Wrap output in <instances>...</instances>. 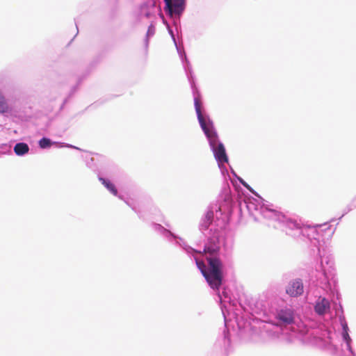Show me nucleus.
Returning <instances> with one entry per match:
<instances>
[{
    "label": "nucleus",
    "instance_id": "1",
    "mask_svg": "<svg viewBox=\"0 0 356 356\" xmlns=\"http://www.w3.org/2000/svg\"><path fill=\"white\" fill-rule=\"evenodd\" d=\"M206 258L209 264L208 268L202 261L196 260V264L211 288L218 290L222 281V261L218 257H206Z\"/></svg>",
    "mask_w": 356,
    "mask_h": 356
},
{
    "label": "nucleus",
    "instance_id": "2",
    "mask_svg": "<svg viewBox=\"0 0 356 356\" xmlns=\"http://www.w3.org/2000/svg\"><path fill=\"white\" fill-rule=\"evenodd\" d=\"M199 122L205 135L209 140L210 145H216L217 142H218V135L213 129L212 123L211 122H207L205 119L199 121Z\"/></svg>",
    "mask_w": 356,
    "mask_h": 356
},
{
    "label": "nucleus",
    "instance_id": "3",
    "mask_svg": "<svg viewBox=\"0 0 356 356\" xmlns=\"http://www.w3.org/2000/svg\"><path fill=\"white\" fill-rule=\"evenodd\" d=\"M304 292V285L301 280L291 281L286 287V293L291 297H298Z\"/></svg>",
    "mask_w": 356,
    "mask_h": 356
},
{
    "label": "nucleus",
    "instance_id": "4",
    "mask_svg": "<svg viewBox=\"0 0 356 356\" xmlns=\"http://www.w3.org/2000/svg\"><path fill=\"white\" fill-rule=\"evenodd\" d=\"M165 8L170 15H179L184 10L185 0H164Z\"/></svg>",
    "mask_w": 356,
    "mask_h": 356
},
{
    "label": "nucleus",
    "instance_id": "5",
    "mask_svg": "<svg viewBox=\"0 0 356 356\" xmlns=\"http://www.w3.org/2000/svg\"><path fill=\"white\" fill-rule=\"evenodd\" d=\"M216 159L220 163L228 162V157L227 156L225 148L222 143L217 142L216 145L211 146Z\"/></svg>",
    "mask_w": 356,
    "mask_h": 356
},
{
    "label": "nucleus",
    "instance_id": "6",
    "mask_svg": "<svg viewBox=\"0 0 356 356\" xmlns=\"http://www.w3.org/2000/svg\"><path fill=\"white\" fill-rule=\"evenodd\" d=\"M329 309V301L325 298L319 297L315 305V312H325Z\"/></svg>",
    "mask_w": 356,
    "mask_h": 356
},
{
    "label": "nucleus",
    "instance_id": "7",
    "mask_svg": "<svg viewBox=\"0 0 356 356\" xmlns=\"http://www.w3.org/2000/svg\"><path fill=\"white\" fill-rule=\"evenodd\" d=\"M29 147L26 143H17L14 147V152L18 156H22L28 153Z\"/></svg>",
    "mask_w": 356,
    "mask_h": 356
},
{
    "label": "nucleus",
    "instance_id": "8",
    "mask_svg": "<svg viewBox=\"0 0 356 356\" xmlns=\"http://www.w3.org/2000/svg\"><path fill=\"white\" fill-rule=\"evenodd\" d=\"M219 247L215 244L206 246L204 249V252L207 254V257H217Z\"/></svg>",
    "mask_w": 356,
    "mask_h": 356
},
{
    "label": "nucleus",
    "instance_id": "9",
    "mask_svg": "<svg viewBox=\"0 0 356 356\" xmlns=\"http://www.w3.org/2000/svg\"><path fill=\"white\" fill-rule=\"evenodd\" d=\"M277 318L280 320L284 324H290L293 322V317L292 313H277Z\"/></svg>",
    "mask_w": 356,
    "mask_h": 356
},
{
    "label": "nucleus",
    "instance_id": "10",
    "mask_svg": "<svg viewBox=\"0 0 356 356\" xmlns=\"http://www.w3.org/2000/svg\"><path fill=\"white\" fill-rule=\"evenodd\" d=\"M99 180L113 195H118V190L116 189L115 185L113 183L102 177H99Z\"/></svg>",
    "mask_w": 356,
    "mask_h": 356
},
{
    "label": "nucleus",
    "instance_id": "11",
    "mask_svg": "<svg viewBox=\"0 0 356 356\" xmlns=\"http://www.w3.org/2000/svg\"><path fill=\"white\" fill-rule=\"evenodd\" d=\"M195 111L197 113L198 120L201 121L202 120H204V117L202 114V111H201V104H200V100L197 98L195 99Z\"/></svg>",
    "mask_w": 356,
    "mask_h": 356
},
{
    "label": "nucleus",
    "instance_id": "12",
    "mask_svg": "<svg viewBox=\"0 0 356 356\" xmlns=\"http://www.w3.org/2000/svg\"><path fill=\"white\" fill-rule=\"evenodd\" d=\"M213 218V212L212 211H207L205 215V222H204V226L205 228H208V227L211 224Z\"/></svg>",
    "mask_w": 356,
    "mask_h": 356
},
{
    "label": "nucleus",
    "instance_id": "13",
    "mask_svg": "<svg viewBox=\"0 0 356 356\" xmlns=\"http://www.w3.org/2000/svg\"><path fill=\"white\" fill-rule=\"evenodd\" d=\"M39 145L41 148H46L51 145V141L48 138H43L39 141Z\"/></svg>",
    "mask_w": 356,
    "mask_h": 356
},
{
    "label": "nucleus",
    "instance_id": "14",
    "mask_svg": "<svg viewBox=\"0 0 356 356\" xmlns=\"http://www.w3.org/2000/svg\"><path fill=\"white\" fill-rule=\"evenodd\" d=\"M343 335L344 339H345L346 341H348V340L350 339V337H349L348 333V332H347V331L343 332Z\"/></svg>",
    "mask_w": 356,
    "mask_h": 356
},
{
    "label": "nucleus",
    "instance_id": "15",
    "mask_svg": "<svg viewBox=\"0 0 356 356\" xmlns=\"http://www.w3.org/2000/svg\"><path fill=\"white\" fill-rule=\"evenodd\" d=\"M343 332H346V331L348 332V325L346 323L343 325Z\"/></svg>",
    "mask_w": 356,
    "mask_h": 356
},
{
    "label": "nucleus",
    "instance_id": "16",
    "mask_svg": "<svg viewBox=\"0 0 356 356\" xmlns=\"http://www.w3.org/2000/svg\"><path fill=\"white\" fill-rule=\"evenodd\" d=\"M240 182H241V183L242 184V185H243V186H245V188H246V187H248V184L245 181H243V180H241V181H240Z\"/></svg>",
    "mask_w": 356,
    "mask_h": 356
},
{
    "label": "nucleus",
    "instance_id": "17",
    "mask_svg": "<svg viewBox=\"0 0 356 356\" xmlns=\"http://www.w3.org/2000/svg\"><path fill=\"white\" fill-rule=\"evenodd\" d=\"M246 188L249 190L250 192L253 193L252 188L249 185H248V187H246Z\"/></svg>",
    "mask_w": 356,
    "mask_h": 356
}]
</instances>
